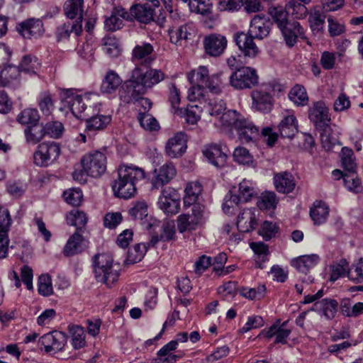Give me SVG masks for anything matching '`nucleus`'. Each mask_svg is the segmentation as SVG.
Here are the masks:
<instances>
[{
    "mask_svg": "<svg viewBox=\"0 0 363 363\" xmlns=\"http://www.w3.org/2000/svg\"><path fill=\"white\" fill-rule=\"evenodd\" d=\"M118 174V178L114 181L112 189L117 197L125 199L135 196L138 186L145 178L144 169L134 165L120 166Z\"/></svg>",
    "mask_w": 363,
    "mask_h": 363,
    "instance_id": "nucleus-1",
    "label": "nucleus"
},
{
    "mask_svg": "<svg viewBox=\"0 0 363 363\" xmlns=\"http://www.w3.org/2000/svg\"><path fill=\"white\" fill-rule=\"evenodd\" d=\"M93 266L97 281L106 284L108 288L117 283L120 276L121 266L118 263L113 262L110 255L103 253L94 255Z\"/></svg>",
    "mask_w": 363,
    "mask_h": 363,
    "instance_id": "nucleus-2",
    "label": "nucleus"
},
{
    "mask_svg": "<svg viewBox=\"0 0 363 363\" xmlns=\"http://www.w3.org/2000/svg\"><path fill=\"white\" fill-rule=\"evenodd\" d=\"M90 94L79 95L73 90L67 89L61 93V100L65 107L70 109L77 118L89 117L92 102Z\"/></svg>",
    "mask_w": 363,
    "mask_h": 363,
    "instance_id": "nucleus-3",
    "label": "nucleus"
},
{
    "mask_svg": "<svg viewBox=\"0 0 363 363\" xmlns=\"http://www.w3.org/2000/svg\"><path fill=\"white\" fill-rule=\"evenodd\" d=\"M137 79H138V74L135 75L132 72L130 78L124 82L119 89V98L125 104H130L141 99L150 108L152 106L150 100L142 98V96L145 94Z\"/></svg>",
    "mask_w": 363,
    "mask_h": 363,
    "instance_id": "nucleus-4",
    "label": "nucleus"
},
{
    "mask_svg": "<svg viewBox=\"0 0 363 363\" xmlns=\"http://www.w3.org/2000/svg\"><path fill=\"white\" fill-rule=\"evenodd\" d=\"M81 163L85 173L92 177H99L106 170V157L100 151L86 154L81 159Z\"/></svg>",
    "mask_w": 363,
    "mask_h": 363,
    "instance_id": "nucleus-5",
    "label": "nucleus"
},
{
    "mask_svg": "<svg viewBox=\"0 0 363 363\" xmlns=\"http://www.w3.org/2000/svg\"><path fill=\"white\" fill-rule=\"evenodd\" d=\"M60 154V147L57 143H43L38 146L33 154L34 162L38 166H47L55 161Z\"/></svg>",
    "mask_w": 363,
    "mask_h": 363,
    "instance_id": "nucleus-6",
    "label": "nucleus"
},
{
    "mask_svg": "<svg viewBox=\"0 0 363 363\" xmlns=\"http://www.w3.org/2000/svg\"><path fill=\"white\" fill-rule=\"evenodd\" d=\"M132 72L134 74H138L137 80L145 94L147 89H152L166 78L165 74L161 69H157L150 68L144 72L140 67H136Z\"/></svg>",
    "mask_w": 363,
    "mask_h": 363,
    "instance_id": "nucleus-7",
    "label": "nucleus"
},
{
    "mask_svg": "<svg viewBox=\"0 0 363 363\" xmlns=\"http://www.w3.org/2000/svg\"><path fill=\"white\" fill-rule=\"evenodd\" d=\"M16 30L25 39H38L45 33L43 22L40 18H30L17 23Z\"/></svg>",
    "mask_w": 363,
    "mask_h": 363,
    "instance_id": "nucleus-8",
    "label": "nucleus"
},
{
    "mask_svg": "<svg viewBox=\"0 0 363 363\" xmlns=\"http://www.w3.org/2000/svg\"><path fill=\"white\" fill-rule=\"evenodd\" d=\"M158 205L167 215L177 214L180 206V199L177 191L169 187L162 189Z\"/></svg>",
    "mask_w": 363,
    "mask_h": 363,
    "instance_id": "nucleus-9",
    "label": "nucleus"
},
{
    "mask_svg": "<svg viewBox=\"0 0 363 363\" xmlns=\"http://www.w3.org/2000/svg\"><path fill=\"white\" fill-rule=\"evenodd\" d=\"M67 339V337L65 333L55 330L40 337L38 340V345L40 349L43 347L46 352L52 351L55 352L64 348Z\"/></svg>",
    "mask_w": 363,
    "mask_h": 363,
    "instance_id": "nucleus-10",
    "label": "nucleus"
},
{
    "mask_svg": "<svg viewBox=\"0 0 363 363\" xmlns=\"http://www.w3.org/2000/svg\"><path fill=\"white\" fill-rule=\"evenodd\" d=\"M308 117L318 130H322L330 126V117L328 108L325 103L321 101L315 102L309 108Z\"/></svg>",
    "mask_w": 363,
    "mask_h": 363,
    "instance_id": "nucleus-11",
    "label": "nucleus"
},
{
    "mask_svg": "<svg viewBox=\"0 0 363 363\" xmlns=\"http://www.w3.org/2000/svg\"><path fill=\"white\" fill-rule=\"evenodd\" d=\"M288 48H293L301 40H307L304 28L299 22L291 21L279 29Z\"/></svg>",
    "mask_w": 363,
    "mask_h": 363,
    "instance_id": "nucleus-12",
    "label": "nucleus"
},
{
    "mask_svg": "<svg viewBox=\"0 0 363 363\" xmlns=\"http://www.w3.org/2000/svg\"><path fill=\"white\" fill-rule=\"evenodd\" d=\"M227 43L226 38L217 33L210 34L203 39L205 52L211 57L221 55L227 47Z\"/></svg>",
    "mask_w": 363,
    "mask_h": 363,
    "instance_id": "nucleus-13",
    "label": "nucleus"
},
{
    "mask_svg": "<svg viewBox=\"0 0 363 363\" xmlns=\"http://www.w3.org/2000/svg\"><path fill=\"white\" fill-rule=\"evenodd\" d=\"M98 106V104H94L89 117L84 118L86 121V130L89 132L104 130L112 121L111 115L95 113V111H99Z\"/></svg>",
    "mask_w": 363,
    "mask_h": 363,
    "instance_id": "nucleus-14",
    "label": "nucleus"
},
{
    "mask_svg": "<svg viewBox=\"0 0 363 363\" xmlns=\"http://www.w3.org/2000/svg\"><path fill=\"white\" fill-rule=\"evenodd\" d=\"M187 136L184 133L180 132L169 138L165 146L167 155L176 158L182 156L186 150Z\"/></svg>",
    "mask_w": 363,
    "mask_h": 363,
    "instance_id": "nucleus-15",
    "label": "nucleus"
},
{
    "mask_svg": "<svg viewBox=\"0 0 363 363\" xmlns=\"http://www.w3.org/2000/svg\"><path fill=\"white\" fill-rule=\"evenodd\" d=\"M177 174V170L172 163H166L159 169H155V176L152 184L155 189H160L168 184Z\"/></svg>",
    "mask_w": 363,
    "mask_h": 363,
    "instance_id": "nucleus-16",
    "label": "nucleus"
},
{
    "mask_svg": "<svg viewBox=\"0 0 363 363\" xmlns=\"http://www.w3.org/2000/svg\"><path fill=\"white\" fill-rule=\"evenodd\" d=\"M252 107L260 112L269 113L271 111L273 104L272 96L266 90L257 89L251 94Z\"/></svg>",
    "mask_w": 363,
    "mask_h": 363,
    "instance_id": "nucleus-17",
    "label": "nucleus"
},
{
    "mask_svg": "<svg viewBox=\"0 0 363 363\" xmlns=\"http://www.w3.org/2000/svg\"><path fill=\"white\" fill-rule=\"evenodd\" d=\"M203 155L215 167H223L226 162L227 155L223 152L220 145L210 144L203 149Z\"/></svg>",
    "mask_w": 363,
    "mask_h": 363,
    "instance_id": "nucleus-18",
    "label": "nucleus"
},
{
    "mask_svg": "<svg viewBox=\"0 0 363 363\" xmlns=\"http://www.w3.org/2000/svg\"><path fill=\"white\" fill-rule=\"evenodd\" d=\"M74 33L77 36L81 35L82 32V24L81 22L75 23L65 22L57 26L55 36L57 42L68 40L72 33Z\"/></svg>",
    "mask_w": 363,
    "mask_h": 363,
    "instance_id": "nucleus-19",
    "label": "nucleus"
},
{
    "mask_svg": "<svg viewBox=\"0 0 363 363\" xmlns=\"http://www.w3.org/2000/svg\"><path fill=\"white\" fill-rule=\"evenodd\" d=\"M274 184L277 191L282 194H289L294 191L296 182L293 175L288 172L276 173Z\"/></svg>",
    "mask_w": 363,
    "mask_h": 363,
    "instance_id": "nucleus-20",
    "label": "nucleus"
},
{
    "mask_svg": "<svg viewBox=\"0 0 363 363\" xmlns=\"http://www.w3.org/2000/svg\"><path fill=\"white\" fill-rule=\"evenodd\" d=\"M288 321L281 323L280 320L277 321L269 330L265 332V336L268 338L275 337L274 343L286 344L287 338L291 330L286 328Z\"/></svg>",
    "mask_w": 363,
    "mask_h": 363,
    "instance_id": "nucleus-21",
    "label": "nucleus"
},
{
    "mask_svg": "<svg viewBox=\"0 0 363 363\" xmlns=\"http://www.w3.org/2000/svg\"><path fill=\"white\" fill-rule=\"evenodd\" d=\"M230 84L236 89H244L250 87V67L237 68L230 76Z\"/></svg>",
    "mask_w": 363,
    "mask_h": 363,
    "instance_id": "nucleus-22",
    "label": "nucleus"
},
{
    "mask_svg": "<svg viewBox=\"0 0 363 363\" xmlns=\"http://www.w3.org/2000/svg\"><path fill=\"white\" fill-rule=\"evenodd\" d=\"M130 14L140 23L147 24L154 21V9L148 4H135L131 6Z\"/></svg>",
    "mask_w": 363,
    "mask_h": 363,
    "instance_id": "nucleus-23",
    "label": "nucleus"
},
{
    "mask_svg": "<svg viewBox=\"0 0 363 363\" xmlns=\"http://www.w3.org/2000/svg\"><path fill=\"white\" fill-rule=\"evenodd\" d=\"M269 23L264 15L256 14L251 19V39H262L269 34Z\"/></svg>",
    "mask_w": 363,
    "mask_h": 363,
    "instance_id": "nucleus-24",
    "label": "nucleus"
},
{
    "mask_svg": "<svg viewBox=\"0 0 363 363\" xmlns=\"http://www.w3.org/2000/svg\"><path fill=\"white\" fill-rule=\"evenodd\" d=\"M338 306L339 303L336 300L326 298L315 301L312 310L321 312L327 319L330 320L335 316Z\"/></svg>",
    "mask_w": 363,
    "mask_h": 363,
    "instance_id": "nucleus-25",
    "label": "nucleus"
},
{
    "mask_svg": "<svg viewBox=\"0 0 363 363\" xmlns=\"http://www.w3.org/2000/svg\"><path fill=\"white\" fill-rule=\"evenodd\" d=\"M153 47L150 43H143L133 48V59L140 64L149 65L153 61V58L151 57Z\"/></svg>",
    "mask_w": 363,
    "mask_h": 363,
    "instance_id": "nucleus-26",
    "label": "nucleus"
},
{
    "mask_svg": "<svg viewBox=\"0 0 363 363\" xmlns=\"http://www.w3.org/2000/svg\"><path fill=\"white\" fill-rule=\"evenodd\" d=\"M279 132L282 138H292L298 132V123L294 115L285 116L279 124Z\"/></svg>",
    "mask_w": 363,
    "mask_h": 363,
    "instance_id": "nucleus-27",
    "label": "nucleus"
},
{
    "mask_svg": "<svg viewBox=\"0 0 363 363\" xmlns=\"http://www.w3.org/2000/svg\"><path fill=\"white\" fill-rule=\"evenodd\" d=\"M318 259V256L316 255H303L292 259L291 264L299 272L306 274L315 267Z\"/></svg>",
    "mask_w": 363,
    "mask_h": 363,
    "instance_id": "nucleus-28",
    "label": "nucleus"
},
{
    "mask_svg": "<svg viewBox=\"0 0 363 363\" xmlns=\"http://www.w3.org/2000/svg\"><path fill=\"white\" fill-rule=\"evenodd\" d=\"M251 250L254 252L255 267L263 269V264L268 259L269 255L268 245L262 242H251Z\"/></svg>",
    "mask_w": 363,
    "mask_h": 363,
    "instance_id": "nucleus-29",
    "label": "nucleus"
},
{
    "mask_svg": "<svg viewBox=\"0 0 363 363\" xmlns=\"http://www.w3.org/2000/svg\"><path fill=\"white\" fill-rule=\"evenodd\" d=\"M121 83L122 79L119 75L116 72L111 70L106 74L100 90L104 94H110L115 92Z\"/></svg>",
    "mask_w": 363,
    "mask_h": 363,
    "instance_id": "nucleus-30",
    "label": "nucleus"
},
{
    "mask_svg": "<svg viewBox=\"0 0 363 363\" xmlns=\"http://www.w3.org/2000/svg\"><path fill=\"white\" fill-rule=\"evenodd\" d=\"M83 0H67L63 6L65 16L70 19L77 18L76 21L82 24Z\"/></svg>",
    "mask_w": 363,
    "mask_h": 363,
    "instance_id": "nucleus-31",
    "label": "nucleus"
},
{
    "mask_svg": "<svg viewBox=\"0 0 363 363\" xmlns=\"http://www.w3.org/2000/svg\"><path fill=\"white\" fill-rule=\"evenodd\" d=\"M268 13L279 29L291 21L289 20V11L286 7L279 5L272 6L269 8Z\"/></svg>",
    "mask_w": 363,
    "mask_h": 363,
    "instance_id": "nucleus-32",
    "label": "nucleus"
},
{
    "mask_svg": "<svg viewBox=\"0 0 363 363\" xmlns=\"http://www.w3.org/2000/svg\"><path fill=\"white\" fill-rule=\"evenodd\" d=\"M82 241L83 236L81 233L76 231L73 233V235L68 239L64 247V255L66 257H71L81 252Z\"/></svg>",
    "mask_w": 363,
    "mask_h": 363,
    "instance_id": "nucleus-33",
    "label": "nucleus"
},
{
    "mask_svg": "<svg viewBox=\"0 0 363 363\" xmlns=\"http://www.w3.org/2000/svg\"><path fill=\"white\" fill-rule=\"evenodd\" d=\"M329 214V208L327 204L323 201L314 203L311 208L310 216L315 225H320L325 223Z\"/></svg>",
    "mask_w": 363,
    "mask_h": 363,
    "instance_id": "nucleus-34",
    "label": "nucleus"
},
{
    "mask_svg": "<svg viewBox=\"0 0 363 363\" xmlns=\"http://www.w3.org/2000/svg\"><path fill=\"white\" fill-rule=\"evenodd\" d=\"M278 199L274 191H264L258 197L257 206L260 210H274L278 203Z\"/></svg>",
    "mask_w": 363,
    "mask_h": 363,
    "instance_id": "nucleus-35",
    "label": "nucleus"
},
{
    "mask_svg": "<svg viewBox=\"0 0 363 363\" xmlns=\"http://www.w3.org/2000/svg\"><path fill=\"white\" fill-rule=\"evenodd\" d=\"M202 191V186L199 182H191L187 184L184 197V206H191L197 201Z\"/></svg>",
    "mask_w": 363,
    "mask_h": 363,
    "instance_id": "nucleus-36",
    "label": "nucleus"
},
{
    "mask_svg": "<svg viewBox=\"0 0 363 363\" xmlns=\"http://www.w3.org/2000/svg\"><path fill=\"white\" fill-rule=\"evenodd\" d=\"M26 141L33 145L38 143L45 135H47L45 126L35 125L28 126L25 130Z\"/></svg>",
    "mask_w": 363,
    "mask_h": 363,
    "instance_id": "nucleus-37",
    "label": "nucleus"
},
{
    "mask_svg": "<svg viewBox=\"0 0 363 363\" xmlns=\"http://www.w3.org/2000/svg\"><path fill=\"white\" fill-rule=\"evenodd\" d=\"M67 222L69 225L75 226L76 231L80 233L87 222V216L84 212L73 209L67 215Z\"/></svg>",
    "mask_w": 363,
    "mask_h": 363,
    "instance_id": "nucleus-38",
    "label": "nucleus"
},
{
    "mask_svg": "<svg viewBox=\"0 0 363 363\" xmlns=\"http://www.w3.org/2000/svg\"><path fill=\"white\" fill-rule=\"evenodd\" d=\"M320 130L321 131V144L325 151H333L336 146H340V143L337 138L332 133V130L330 126Z\"/></svg>",
    "mask_w": 363,
    "mask_h": 363,
    "instance_id": "nucleus-39",
    "label": "nucleus"
},
{
    "mask_svg": "<svg viewBox=\"0 0 363 363\" xmlns=\"http://www.w3.org/2000/svg\"><path fill=\"white\" fill-rule=\"evenodd\" d=\"M40 65L36 57L26 55L23 57L18 67L21 72H24L29 74H35L39 72Z\"/></svg>",
    "mask_w": 363,
    "mask_h": 363,
    "instance_id": "nucleus-40",
    "label": "nucleus"
},
{
    "mask_svg": "<svg viewBox=\"0 0 363 363\" xmlns=\"http://www.w3.org/2000/svg\"><path fill=\"white\" fill-rule=\"evenodd\" d=\"M21 70L18 67L8 65L0 72V86L5 87L10 85L11 82L16 79Z\"/></svg>",
    "mask_w": 363,
    "mask_h": 363,
    "instance_id": "nucleus-41",
    "label": "nucleus"
},
{
    "mask_svg": "<svg viewBox=\"0 0 363 363\" xmlns=\"http://www.w3.org/2000/svg\"><path fill=\"white\" fill-rule=\"evenodd\" d=\"M177 345V341L172 340L163 346L157 352L161 360L169 363L176 362L181 356L174 354L172 352L176 350Z\"/></svg>",
    "mask_w": 363,
    "mask_h": 363,
    "instance_id": "nucleus-42",
    "label": "nucleus"
},
{
    "mask_svg": "<svg viewBox=\"0 0 363 363\" xmlns=\"http://www.w3.org/2000/svg\"><path fill=\"white\" fill-rule=\"evenodd\" d=\"M40 115L36 108H26L17 116V121L23 125L31 126L38 123Z\"/></svg>",
    "mask_w": 363,
    "mask_h": 363,
    "instance_id": "nucleus-43",
    "label": "nucleus"
},
{
    "mask_svg": "<svg viewBox=\"0 0 363 363\" xmlns=\"http://www.w3.org/2000/svg\"><path fill=\"white\" fill-rule=\"evenodd\" d=\"M289 99L297 106H305L308 101L306 89L299 84L295 85L289 93Z\"/></svg>",
    "mask_w": 363,
    "mask_h": 363,
    "instance_id": "nucleus-44",
    "label": "nucleus"
},
{
    "mask_svg": "<svg viewBox=\"0 0 363 363\" xmlns=\"http://www.w3.org/2000/svg\"><path fill=\"white\" fill-rule=\"evenodd\" d=\"M169 35L171 43L181 44L182 40H186L191 33L189 32L186 25H181L178 27H172L169 29Z\"/></svg>",
    "mask_w": 363,
    "mask_h": 363,
    "instance_id": "nucleus-45",
    "label": "nucleus"
},
{
    "mask_svg": "<svg viewBox=\"0 0 363 363\" xmlns=\"http://www.w3.org/2000/svg\"><path fill=\"white\" fill-rule=\"evenodd\" d=\"M69 332L72 336V342L74 349H80L85 344V333L83 328L79 325H69Z\"/></svg>",
    "mask_w": 363,
    "mask_h": 363,
    "instance_id": "nucleus-46",
    "label": "nucleus"
},
{
    "mask_svg": "<svg viewBox=\"0 0 363 363\" xmlns=\"http://www.w3.org/2000/svg\"><path fill=\"white\" fill-rule=\"evenodd\" d=\"M103 50L111 57H117L121 53L118 40L113 36L107 35L103 38Z\"/></svg>",
    "mask_w": 363,
    "mask_h": 363,
    "instance_id": "nucleus-47",
    "label": "nucleus"
},
{
    "mask_svg": "<svg viewBox=\"0 0 363 363\" xmlns=\"http://www.w3.org/2000/svg\"><path fill=\"white\" fill-rule=\"evenodd\" d=\"M243 117L235 110H228L223 112L219 117V121L222 126L226 128H235L237 123L240 121Z\"/></svg>",
    "mask_w": 363,
    "mask_h": 363,
    "instance_id": "nucleus-48",
    "label": "nucleus"
},
{
    "mask_svg": "<svg viewBox=\"0 0 363 363\" xmlns=\"http://www.w3.org/2000/svg\"><path fill=\"white\" fill-rule=\"evenodd\" d=\"M225 79L223 72H219L209 76L206 81L205 86L211 93L217 94L221 92V85Z\"/></svg>",
    "mask_w": 363,
    "mask_h": 363,
    "instance_id": "nucleus-49",
    "label": "nucleus"
},
{
    "mask_svg": "<svg viewBox=\"0 0 363 363\" xmlns=\"http://www.w3.org/2000/svg\"><path fill=\"white\" fill-rule=\"evenodd\" d=\"M286 9L288 11H291L292 16L298 19L306 18L308 13L306 4L298 1V0H290L286 4Z\"/></svg>",
    "mask_w": 363,
    "mask_h": 363,
    "instance_id": "nucleus-50",
    "label": "nucleus"
},
{
    "mask_svg": "<svg viewBox=\"0 0 363 363\" xmlns=\"http://www.w3.org/2000/svg\"><path fill=\"white\" fill-rule=\"evenodd\" d=\"M279 229V228L276 223L265 220L262 223L257 233L262 236L265 241H269L272 238L275 237Z\"/></svg>",
    "mask_w": 363,
    "mask_h": 363,
    "instance_id": "nucleus-51",
    "label": "nucleus"
},
{
    "mask_svg": "<svg viewBox=\"0 0 363 363\" xmlns=\"http://www.w3.org/2000/svg\"><path fill=\"white\" fill-rule=\"evenodd\" d=\"M189 6L191 11L204 16L211 13L212 3L209 0H189Z\"/></svg>",
    "mask_w": 363,
    "mask_h": 363,
    "instance_id": "nucleus-52",
    "label": "nucleus"
},
{
    "mask_svg": "<svg viewBox=\"0 0 363 363\" xmlns=\"http://www.w3.org/2000/svg\"><path fill=\"white\" fill-rule=\"evenodd\" d=\"M234 40L239 50L245 55H250V30L245 33L239 31L235 33Z\"/></svg>",
    "mask_w": 363,
    "mask_h": 363,
    "instance_id": "nucleus-53",
    "label": "nucleus"
},
{
    "mask_svg": "<svg viewBox=\"0 0 363 363\" xmlns=\"http://www.w3.org/2000/svg\"><path fill=\"white\" fill-rule=\"evenodd\" d=\"M331 274L330 280L335 281L339 278L347 275V272L350 270L349 269V264L345 259H342L339 262L330 266Z\"/></svg>",
    "mask_w": 363,
    "mask_h": 363,
    "instance_id": "nucleus-54",
    "label": "nucleus"
},
{
    "mask_svg": "<svg viewBox=\"0 0 363 363\" xmlns=\"http://www.w3.org/2000/svg\"><path fill=\"white\" fill-rule=\"evenodd\" d=\"M354 153L352 149L347 147L342 148V164L345 170L348 172H356V163L353 157Z\"/></svg>",
    "mask_w": 363,
    "mask_h": 363,
    "instance_id": "nucleus-55",
    "label": "nucleus"
},
{
    "mask_svg": "<svg viewBox=\"0 0 363 363\" xmlns=\"http://www.w3.org/2000/svg\"><path fill=\"white\" fill-rule=\"evenodd\" d=\"M199 225L190 214H182L177 218V228L180 233L195 230Z\"/></svg>",
    "mask_w": 363,
    "mask_h": 363,
    "instance_id": "nucleus-56",
    "label": "nucleus"
},
{
    "mask_svg": "<svg viewBox=\"0 0 363 363\" xmlns=\"http://www.w3.org/2000/svg\"><path fill=\"white\" fill-rule=\"evenodd\" d=\"M209 77V72L206 67L200 66L197 70H192L188 74V79L191 84L199 83L206 84V81Z\"/></svg>",
    "mask_w": 363,
    "mask_h": 363,
    "instance_id": "nucleus-57",
    "label": "nucleus"
},
{
    "mask_svg": "<svg viewBox=\"0 0 363 363\" xmlns=\"http://www.w3.org/2000/svg\"><path fill=\"white\" fill-rule=\"evenodd\" d=\"M38 106L44 115H50L54 110L52 95L48 92L41 93L39 96Z\"/></svg>",
    "mask_w": 363,
    "mask_h": 363,
    "instance_id": "nucleus-58",
    "label": "nucleus"
},
{
    "mask_svg": "<svg viewBox=\"0 0 363 363\" xmlns=\"http://www.w3.org/2000/svg\"><path fill=\"white\" fill-rule=\"evenodd\" d=\"M238 134V138L242 143H248L250 142V122L247 119L243 118L237 123L234 128Z\"/></svg>",
    "mask_w": 363,
    "mask_h": 363,
    "instance_id": "nucleus-59",
    "label": "nucleus"
},
{
    "mask_svg": "<svg viewBox=\"0 0 363 363\" xmlns=\"http://www.w3.org/2000/svg\"><path fill=\"white\" fill-rule=\"evenodd\" d=\"M138 118L140 125L145 130L153 131L160 128L157 121L149 113H140Z\"/></svg>",
    "mask_w": 363,
    "mask_h": 363,
    "instance_id": "nucleus-60",
    "label": "nucleus"
},
{
    "mask_svg": "<svg viewBox=\"0 0 363 363\" xmlns=\"http://www.w3.org/2000/svg\"><path fill=\"white\" fill-rule=\"evenodd\" d=\"M63 196L65 201L73 206H79L83 199V194L79 189H68L64 192Z\"/></svg>",
    "mask_w": 363,
    "mask_h": 363,
    "instance_id": "nucleus-61",
    "label": "nucleus"
},
{
    "mask_svg": "<svg viewBox=\"0 0 363 363\" xmlns=\"http://www.w3.org/2000/svg\"><path fill=\"white\" fill-rule=\"evenodd\" d=\"M235 192V196L239 198L240 203H245L250 200V181L244 179L240 184L238 190L232 189Z\"/></svg>",
    "mask_w": 363,
    "mask_h": 363,
    "instance_id": "nucleus-62",
    "label": "nucleus"
},
{
    "mask_svg": "<svg viewBox=\"0 0 363 363\" xmlns=\"http://www.w3.org/2000/svg\"><path fill=\"white\" fill-rule=\"evenodd\" d=\"M356 172H348L345 174L343 177V180L345 183V186L352 191L355 193H358L362 191V186L360 185V181L357 178Z\"/></svg>",
    "mask_w": 363,
    "mask_h": 363,
    "instance_id": "nucleus-63",
    "label": "nucleus"
},
{
    "mask_svg": "<svg viewBox=\"0 0 363 363\" xmlns=\"http://www.w3.org/2000/svg\"><path fill=\"white\" fill-rule=\"evenodd\" d=\"M347 277L357 282H363V258L359 259L357 264L352 265L350 270L347 272Z\"/></svg>",
    "mask_w": 363,
    "mask_h": 363,
    "instance_id": "nucleus-64",
    "label": "nucleus"
}]
</instances>
